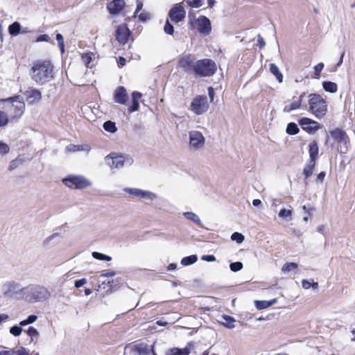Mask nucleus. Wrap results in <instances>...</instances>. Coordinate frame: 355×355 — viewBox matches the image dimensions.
<instances>
[{"label": "nucleus", "mask_w": 355, "mask_h": 355, "mask_svg": "<svg viewBox=\"0 0 355 355\" xmlns=\"http://www.w3.org/2000/svg\"><path fill=\"white\" fill-rule=\"evenodd\" d=\"M30 76L36 84L45 85L54 79L55 67L49 59L35 60L30 69Z\"/></svg>", "instance_id": "obj_1"}, {"label": "nucleus", "mask_w": 355, "mask_h": 355, "mask_svg": "<svg viewBox=\"0 0 355 355\" xmlns=\"http://www.w3.org/2000/svg\"><path fill=\"white\" fill-rule=\"evenodd\" d=\"M308 106V110L318 119L324 116L327 114V101L318 94L313 93L309 95Z\"/></svg>", "instance_id": "obj_2"}, {"label": "nucleus", "mask_w": 355, "mask_h": 355, "mask_svg": "<svg viewBox=\"0 0 355 355\" xmlns=\"http://www.w3.org/2000/svg\"><path fill=\"white\" fill-rule=\"evenodd\" d=\"M216 70L215 62L211 59L205 58L197 60L194 74L200 77H210L216 73Z\"/></svg>", "instance_id": "obj_3"}, {"label": "nucleus", "mask_w": 355, "mask_h": 355, "mask_svg": "<svg viewBox=\"0 0 355 355\" xmlns=\"http://www.w3.org/2000/svg\"><path fill=\"white\" fill-rule=\"evenodd\" d=\"M209 108V104L205 95L196 96L190 104L189 110L196 115L206 113Z\"/></svg>", "instance_id": "obj_4"}, {"label": "nucleus", "mask_w": 355, "mask_h": 355, "mask_svg": "<svg viewBox=\"0 0 355 355\" xmlns=\"http://www.w3.org/2000/svg\"><path fill=\"white\" fill-rule=\"evenodd\" d=\"M18 98L19 96H17L9 98L11 104L8 107V112L10 113L11 120H17L19 119L23 115L25 110L24 102L18 101Z\"/></svg>", "instance_id": "obj_5"}, {"label": "nucleus", "mask_w": 355, "mask_h": 355, "mask_svg": "<svg viewBox=\"0 0 355 355\" xmlns=\"http://www.w3.org/2000/svg\"><path fill=\"white\" fill-rule=\"evenodd\" d=\"M62 182L71 189H83L89 186V182L82 176L69 175L62 180Z\"/></svg>", "instance_id": "obj_6"}, {"label": "nucleus", "mask_w": 355, "mask_h": 355, "mask_svg": "<svg viewBox=\"0 0 355 355\" xmlns=\"http://www.w3.org/2000/svg\"><path fill=\"white\" fill-rule=\"evenodd\" d=\"M196 62L193 55H184L178 60V67L187 73L194 74Z\"/></svg>", "instance_id": "obj_7"}, {"label": "nucleus", "mask_w": 355, "mask_h": 355, "mask_svg": "<svg viewBox=\"0 0 355 355\" xmlns=\"http://www.w3.org/2000/svg\"><path fill=\"white\" fill-rule=\"evenodd\" d=\"M116 40L122 45L126 44L132 37V32L126 24H122L117 26L115 32Z\"/></svg>", "instance_id": "obj_8"}, {"label": "nucleus", "mask_w": 355, "mask_h": 355, "mask_svg": "<svg viewBox=\"0 0 355 355\" xmlns=\"http://www.w3.org/2000/svg\"><path fill=\"white\" fill-rule=\"evenodd\" d=\"M168 17L172 22L179 23L184 19L186 11L182 6V3L175 4L168 12Z\"/></svg>", "instance_id": "obj_9"}, {"label": "nucleus", "mask_w": 355, "mask_h": 355, "mask_svg": "<svg viewBox=\"0 0 355 355\" xmlns=\"http://www.w3.org/2000/svg\"><path fill=\"white\" fill-rule=\"evenodd\" d=\"M197 30L204 35H208L211 31V25L210 20L204 15H200L196 19Z\"/></svg>", "instance_id": "obj_10"}, {"label": "nucleus", "mask_w": 355, "mask_h": 355, "mask_svg": "<svg viewBox=\"0 0 355 355\" xmlns=\"http://www.w3.org/2000/svg\"><path fill=\"white\" fill-rule=\"evenodd\" d=\"M329 133L338 144L346 146L349 144V138L345 130L337 128L331 130Z\"/></svg>", "instance_id": "obj_11"}, {"label": "nucleus", "mask_w": 355, "mask_h": 355, "mask_svg": "<svg viewBox=\"0 0 355 355\" xmlns=\"http://www.w3.org/2000/svg\"><path fill=\"white\" fill-rule=\"evenodd\" d=\"M300 124L302 128L309 134L314 133L320 128L317 121L306 117L300 119Z\"/></svg>", "instance_id": "obj_12"}, {"label": "nucleus", "mask_w": 355, "mask_h": 355, "mask_svg": "<svg viewBox=\"0 0 355 355\" xmlns=\"http://www.w3.org/2000/svg\"><path fill=\"white\" fill-rule=\"evenodd\" d=\"M26 96V100L29 104H35L37 103L42 99V93L41 92L36 88H29L24 93Z\"/></svg>", "instance_id": "obj_13"}, {"label": "nucleus", "mask_w": 355, "mask_h": 355, "mask_svg": "<svg viewBox=\"0 0 355 355\" xmlns=\"http://www.w3.org/2000/svg\"><path fill=\"white\" fill-rule=\"evenodd\" d=\"M190 145L194 148H200L205 144V138L202 134L198 131H193L189 133Z\"/></svg>", "instance_id": "obj_14"}, {"label": "nucleus", "mask_w": 355, "mask_h": 355, "mask_svg": "<svg viewBox=\"0 0 355 355\" xmlns=\"http://www.w3.org/2000/svg\"><path fill=\"white\" fill-rule=\"evenodd\" d=\"M106 158L111 168H119L124 165L125 158L123 155L110 153Z\"/></svg>", "instance_id": "obj_15"}, {"label": "nucleus", "mask_w": 355, "mask_h": 355, "mask_svg": "<svg viewBox=\"0 0 355 355\" xmlns=\"http://www.w3.org/2000/svg\"><path fill=\"white\" fill-rule=\"evenodd\" d=\"M125 5L124 0H112L107 3V9L111 15H116L123 10Z\"/></svg>", "instance_id": "obj_16"}, {"label": "nucleus", "mask_w": 355, "mask_h": 355, "mask_svg": "<svg viewBox=\"0 0 355 355\" xmlns=\"http://www.w3.org/2000/svg\"><path fill=\"white\" fill-rule=\"evenodd\" d=\"M128 100V95L126 89L123 86H119L114 91V101L115 103L125 105Z\"/></svg>", "instance_id": "obj_17"}, {"label": "nucleus", "mask_w": 355, "mask_h": 355, "mask_svg": "<svg viewBox=\"0 0 355 355\" xmlns=\"http://www.w3.org/2000/svg\"><path fill=\"white\" fill-rule=\"evenodd\" d=\"M305 96V93L303 92L300 95L299 97L293 96L292 102L284 106L283 111L286 113H289L293 110H298L301 107L303 98Z\"/></svg>", "instance_id": "obj_18"}, {"label": "nucleus", "mask_w": 355, "mask_h": 355, "mask_svg": "<svg viewBox=\"0 0 355 355\" xmlns=\"http://www.w3.org/2000/svg\"><path fill=\"white\" fill-rule=\"evenodd\" d=\"M192 346V342H189L187 343V346L185 347L184 348H171L166 352V355H189L190 347Z\"/></svg>", "instance_id": "obj_19"}, {"label": "nucleus", "mask_w": 355, "mask_h": 355, "mask_svg": "<svg viewBox=\"0 0 355 355\" xmlns=\"http://www.w3.org/2000/svg\"><path fill=\"white\" fill-rule=\"evenodd\" d=\"M141 94L139 92H133L131 94L132 101L131 105L128 107V110L130 113L137 111L139 108V100L141 97Z\"/></svg>", "instance_id": "obj_20"}, {"label": "nucleus", "mask_w": 355, "mask_h": 355, "mask_svg": "<svg viewBox=\"0 0 355 355\" xmlns=\"http://www.w3.org/2000/svg\"><path fill=\"white\" fill-rule=\"evenodd\" d=\"M318 153L319 148L318 142L315 140H313L309 144V160L317 162Z\"/></svg>", "instance_id": "obj_21"}, {"label": "nucleus", "mask_w": 355, "mask_h": 355, "mask_svg": "<svg viewBox=\"0 0 355 355\" xmlns=\"http://www.w3.org/2000/svg\"><path fill=\"white\" fill-rule=\"evenodd\" d=\"M125 191L130 193V195L141 198H152V196H153V193L150 192L144 191L138 189L126 188L125 189Z\"/></svg>", "instance_id": "obj_22"}, {"label": "nucleus", "mask_w": 355, "mask_h": 355, "mask_svg": "<svg viewBox=\"0 0 355 355\" xmlns=\"http://www.w3.org/2000/svg\"><path fill=\"white\" fill-rule=\"evenodd\" d=\"M49 295V292L44 287H39L33 292V296L37 301L45 300Z\"/></svg>", "instance_id": "obj_23"}, {"label": "nucleus", "mask_w": 355, "mask_h": 355, "mask_svg": "<svg viewBox=\"0 0 355 355\" xmlns=\"http://www.w3.org/2000/svg\"><path fill=\"white\" fill-rule=\"evenodd\" d=\"M316 161L309 159L303 169V175H304L305 179H308L312 175L316 166Z\"/></svg>", "instance_id": "obj_24"}, {"label": "nucleus", "mask_w": 355, "mask_h": 355, "mask_svg": "<svg viewBox=\"0 0 355 355\" xmlns=\"http://www.w3.org/2000/svg\"><path fill=\"white\" fill-rule=\"evenodd\" d=\"M270 71L272 74H273L275 76L276 79L279 83H281L283 82V75L282 72L279 71L278 67L275 64L271 63L270 64Z\"/></svg>", "instance_id": "obj_25"}, {"label": "nucleus", "mask_w": 355, "mask_h": 355, "mask_svg": "<svg viewBox=\"0 0 355 355\" xmlns=\"http://www.w3.org/2000/svg\"><path fill=\"white\" fill-rule=\"evenodd\" d=\"M298 269V264L294 262H286L282 267L283 273H288L291 271H295Z\"/></svg>", "instance_id": "obj_26"}, {"label": "nucleus", "mask_w": 355, "mask_h": 355, "mask_svg": "<svg viewBox=\"0 0 355 355\" xmlns=\"http://www.w3.org/2000/svg\"><path fill=\"white\" fill-rule=\"evenodd\" d=\"M276 302L275 300H272L271 301H255V306L259 310H262L268 308L271 305H272Z\"/></svg>", "instance_id": "obj_27"}, {"label": "nucleus", "mask_w": 355, "mask_h": 355, "mask_svg": "<svg viewBox=\"0 0 355 355\" xmlns=\"http://www.w3.org/2000/svg\"><path fill=\"white\" fill-rule=\"evenodd\" d=\"M67 150L69 152H76L80 150H90V147L88 145H74L70 144L67 147Z\"/></svg>", "instance_id": "obj_28"}, {"label": "nucleus", "mask_w": 355, "mask_h": 355, "mask_svg": "<svg viewBox=\"0 0 355 355\" xmlns=\"http://www.w3.org/2000/svg\"><path fill=\"white\" fill-rule=\"evenodd\" d=\"M21 31V25L19 22L15 21L10 24L8 27L9 34L13 36H16L19 34Z\"/></svg>", "instance_id": "obj_29"}, {"label": "nucleus", "mask_w": 355, "mask_h": 355, "mask_svg": "<svg viewBox=\"0 0 355 355\" xmlns=\"http://www.w3.org/2000/svg\"><path fill=\"white\" fill-rule=\"evenodd\" d=\"M323 88L326 92H330V93H335L338 90V86L336 83L331 82V81H326L322 83Z\"/></svg>", "instance_id": "obj_30"}, {"label": "nucleus", "mask_w": 355, "mask_h": 355, "mask_svg": "<svg viewBox=\"0 0 355 355\" xmlns=\"http://www.w3.org/2000/svg\"><path fill=\"white\" fill-rule=\"evenodd\" d=\"M184 216L187 219H188L191 221H193V223H195L196 224H197L199 226H202L200 219L196 214H194L193 212L188 211V212H184Z\"/></svg>", "instance_id": "obj_31"}, {"label": "nucleus", "mask_w": 355, "mask_h": 355, "mask_svg": "<svg viewBox=\"0 0 355 355\" xmlns=\"http://www.w3.org/2000/svg\"><path fill=\"white\" fill-rule=\"evenodd\" d=\"M286 131L288 135H295L299 132L300 130L296 123L291 122L287 125Z\"/></svg>", "instance_id": "obj_32"}, {"label": "nucleus", "mask_w": 355, "mask_h": 355, "mask_svg": "<svg viewBox=\"0 0 355 355\" xmlns=\"http://www.w3.org/2000/svg\"><path fill=\"white\" fill-rule=\"evenodd\" d=\"M198 260V257L196 255L193 254L188 257H184L181 260V264L183 266H189L194 263H196Z\"/></svg>", "instance_id": "obj_33"}, {"label": "nucleus", "mask_w": 355, "mask_h": 355, "mask_svg": "<svg viewBox=\"0 0 355 355\" xmlns=\"http://www.w3.org/2000/svg\"><path fill=\"white\" fill-rule=\"evenodd\" d=\"M103 128L106 131H107L109 132H111V133H114V132H115L117 130V128L116 127L115 123H114V122H112L111 121H105L103 123Z\"/></svg>", "instance_id": "obj_34"}, {"label": "nucleus", "mask_w": 355, "mask_h": 355, "mask_svg": "<svg viewBox=\"0 0 355 355\" xmlns=\"http://www.w3.org/2000/svg\"><path fill=\"white\" fill-rule=\"evenodd\" d=\"M92 257L96 259L101 260V261H110L112 260L111 257L104 254H102V253H100V252H93Z\"/></svg>", "instance_id": "obj_35"}, {"label": "nucleus", "mask_w": 355, "mask_h": 355, "mask_svg": "<svg viewBox=\"0 0 355 355\" xmlns=\"http://www.w3.org/2000/svg\"><path fill=\"white\" fill-rule=\"evenodd\" d=\"M9 122V117L8 114L4 111L0 110V127H3L8 125Z\"/></svg>", "instance_id": "obj_36"}, {"label": "nucleus", "mask_w": 355, "mask_h": 355, "mask_svg": "<svg viewBox=\"0 0 355 355\" xmlns=\"http://www.w3.org/2000/svg\"><path fill=\"white\" fill-rule=\"evenodd\" d=\"M324 65L323 62H320L314 67V76L315 78H320L321 76V71H322Z\"/></svg>", "instance_id": "obj_37"}, {"label": "nucleus", "mask_w": 355, "mask_h": 355, "mask_svg": "<svg viewBox=\"0 0 355 355\" xmlns=\"http://www.w3.org/2000/svg\"><path fill=\"white\" fill-rule=\"evenodd\" d=\"M191 8H198L202 5V0H184Z\"/></svg>", "instance_id": "obj_38"}, {"label": "nucleus", "mask_w": 355, "mask_h": 355, "mask_svg": "<svg viewBox=\"0 0 355 355\" xmlns=\"http://www.w3.org/2000/svg\"><path fill=\"white\" fill-rule=\"evenodd\" d=\"M164 32L170 35H172L174 33L173 26L169 22V20L167 19L164 27Z\"/></svg>", "instance_id": "obj_39"}, {"label": "nucleus", "mask_w": 355, "mask_h": 355, "mask_svg": "<svg viewBox=\"0 0 355 355\" xmlns=\"http://www.w3.org/2000/svg\"><path fill=\"white\" fill-rule=\"evenodd\" d=\"M37 315H31L27 318V319L21 321L19 324L21 326H26L27 324H32L37 320Z\"/></svg>", "instance_id": "obj_40"}, {"label": "nucleus", "mask_w": 355, "mask_h": 355, "mask_svg": "<svg viewBox=\"0 0 355 355\" xmlns=\"http://www.w3.org/2000/svg\"><path fill=\"white\" fill-rule=\"evenodd\" d=\"M243 263L240 261L232 263L230 266V270L233 272H238L243 268Z\"/></svg>", "instance_id": "obj_41"}, {"label": "nucleus", "mask_w": 355, "mask_h": 355, "mask_svg": "<svg viewBox=\"0 0 355 355\" xmlns=\"http://www.w3.org/2000/svg\"><path fill=\"white\" fill-rule=\"evenodd\" d=\"M231 239L232 241H236L238 243H241L244 240V236L239 232H234L231 236Z\"/></svg>", "instance_id": "obj_42"}, {"label": "nucleus", "mask_w": 355, "mask_h": 355, "mask_svg": "<svg viewBox=\"0 0 355 355\" xmlns=\"http://www.w3.org/2000/svg\"><path fill=\"white\" fill-rule=\"evenodd\" d=\"M56 40L58 42V46L60 49L62 53L64 51V37L60 33H58L56 35Z\"/></svg>", "instance_id": "obj_43"}, {"label": "nucleus", "mask_w": 355, "mask_h": 355, "mask_svg": "<svg viewBox=\"0 0 355 355\" xmlns=\"http://www.w3.org/2000/svg\"><path fill=\"white\" fill-rule=\"evenodd\" d=\"M292 215V211L291 209H282L279 212V216L282 218L291 217Z\"/></svg>", "instance_id": "obj_44"}, {"label": "nucleus", "mask_w": 355, "mask_h": 355, "mask_svg": "<svg viewBox=\"0 0 355 355\" xmlns=\"http://www.w3.org/2000/svg\"><path fill=\"white\" fill-rule=\"evenodd\" d=\"M22 329L18 326H13L10 328V332L15 336H18L21 334Z\"/></svg>", "instance_id": "obj_45"}, {"label": "nucleus", "mask_w": 355, "mask_h": 355, "mask_svg": "<svg viewBox=\"0 0 355 355\" xmlns=\"http://www.w3.org/2000/svg\"><path fill=\"white\" fill-rule=\"evenodd\" d=\"M8 146L2 141H0V153L2 155L7 154L9 152Z\"/></svg>", "instance_id": "obj_46"}, {"label": "nucleus", "mask_w": 355, "mask_h": 355, "mask_svg": "<svg viewBox=\"0 0 355 355\" xmlns=\"http://www.w3.org/2000/svg\"><path fill=\"white\" fill-rule=\"evenodd\" d=\"M223 318L227 322H228V324H225L227 327L233 328L234 327V322L235 320L232 317L229 315H225Z\"/></svg>", "instance_id": "obj_47"}, {"label": "nucleus", "mask_w": 355, "mask_h": 355, "mask_svg": "<svg viewBox=\"0 0 355 355\" xmlns=\"http://www.w3.org/2000/svg\"><path fill=\"white\" fill-rule=\"evenodd\" d=\"M27 334L31 338L37 337L38 336V332L35 328L30 327L27 330Z\"/></svg>", "instance_id": "obj_48"}, {"label": "nucleus", "mask_w": 355, "mask_h": 355, "mask_svg": "<svg viewBox=\"0 0 355 355\" xmlns=\"http://www.w3.org/2000/svg\"><path fill=\"white\" fill-rule=\"evenodd\" d=\"M50 37L46 34L40 35L36 39L37 42H50Z\"/></svg>", "instance_id": "obj_49"}, {"label": "nucleus", "mask_w": 355, "mask_h": 355, "mask_svg": "<svg viewBox=\"0 0 355 355\" xmlns=\"http://www.w3.org/2000/svg\"><path fill=\"white\" fill-rule=\"evenodd\" d=\"M138 17L141 21H146L150 19V15L148 12H143L139 15Z\"/></svg>", "instance_id": "obj_50"}, {"label": "nucleus", "mask_w": 355, "mask_h": 355, "mask_svg": "<svg viewBox=\"0 0 355 355\" xmlns=\"http://www.w3.org/2000/svg\"><path fill=\"white\" fill-rule=\"evenodd\" d=\"M87 283V279L85 278H83L80 279H78L75 281L74 286L76 288H78L83 286H84Z\"/></svg>", "instance_id": "obj_51"}, {"label": "nucleus", "mask_w": 355, "mask_h": 355, "mask_svg": "<svg viewBox=\"0 0 355 355\" xmlns=\"http://www.w3.org/2000/svg\"><path fill=\"white\" fill-rule=\"evenodd\" d=\"M82 60L87 66L91 62L92 57L89 53H85L82 55Z\"/></svg>", "instance_id": "obj_52"}, {"label": "nucleus", "mask_w": 355, "mask_h": 355, "mask_svg": "<svg viewBox=\"0 0 355 355\" xmlns=\"http://www.w3.org/2000/svg\"><path fill=\"white\" fill-rule=\"evenodd\" d=\"M116 275V272L113 270H108V271H104L101 275V277H114Z\"/></svg>", "instance_id": "obj_53"}, {"label": "nucleus", "mask_w": 355, "mask_h": 355, "mask_svg": "<svg viewBox=\"0 0 355 355\" xmlns=\"http://www.w3.org/2000/svg\"><path fill=\"white\" fill-rule=\"evenodd\" d=\"M143 8V3L141 0L137 1V8L134 13V17H136V15L139 13V12Z\"/></svg>", "instance_id": "obj_54"}, {"label": "nucleus", "mask_w": 355, "mask_h": 355, "mask_svg": "<svg viewBox=\"0 0 355 355\" xmlns=\"http://www.w3.org/2000/svg\"><path fill=\"white\" fill-rule=\"evenodd\" d=\"M326 173L324 171H322L317 175L316 181L318 182L322 183L324 181V179L325 178Z\"/></svg>", "instance_id": "obj_55"}, {"label": "nucleus", "mask_w": 355, "mask_h": 355, "mask_svg": "<svg viewBox=\"0 0 355 355\" xmlns=\"http://www.w3.org/2000/svg\"><path fill=\"white\" fill-rule=\"evenodd\" d=\"M257 45L259 46V47L260 49L263 48L266 45V42H265L263 38L262 37H261L260 35L258 36Z\"/></svg>", "instance_id": "obj_56"}, {"label": "nucleus", "mask_w": 355, "mask_h": 355, "mask_svg": "<svg viewBox=\"0 0 355 355\" xmlns=\"http://www.w3.org/2000/svg\"><path fill=\"white\" fill-rule=\"evenodd\" d=\"M119 67H123L126 64V60L122 56H120L117 60Z\"/></svg>", "instance_id": "obj_57"}, {"label": "nucleus", "mask_w": 355, "mask_h": 355, "mask_svg": "<svg viewBox=\"0 0 355 355\" xmlns=\"http://www.w3.org/2000/svg\"><path fill=\"white\" fill-rule=\"evenodd\" d=\"M202 259L209 262H212L216 261V257L214 255H204L202 256Z\"/></svg>", "instance_id": "obj_58"}, {"label": "nucleus", "mask_w": 355, "mask_h": 355, "mask_svg": "<svg viewBox=\"0 0 355 355\" xmlns=\"http://www.w3.org/2000/svg\"><path fill=\"white\" fill-rule=\"evenodd\" d=\"M311 283L306 280V279H303L302 281V288H304V289H309L311 288Z\"/></svg>", "instance_id": "obj_59"}, {"label": "nucleus", "mask_w": 355, "mask_h": 355, "mask_svg": "<svg viewBox=\"0 0 355 355\" xmlns=\"http://www.w3.org/2000/svg\"><path fill=\"white\" fill-rule=\"evenodd\" d=\"M208 94H209V96L210 98V102H212L214 100V90L212 87H208Z\"/></svg>", "instance_id": "obj_60"}, {"label": "nucleus", "mask_w": 355, "mask_h": 355, "mask_svg": "<svg viewBox=\"0 0 355 355\" xmlns=\"http://www.w3.org/2000/svg\"><path fill=\"white\" fill-rule=\"evenodd\" d=\"M0 355H15V351L13 349L1 350L0 351Z\"/></svg>", "instance_id": "obj_61"}, {"label": "nucleus", "mask_w": 355, "mask_h": 355, "mask_svg": "<svg viewBox=\"0 0 355 355\" xmlns=\"http://www.w3.org/2000/svg\"><path fill=\"white\" fill-rule=\"evenodd\" d=\"M15 354L16 355H30L28 352L25 349H21L15 352Z\"/></svg>", "instance_id": "obj_62"}, {"label": "nucleus", "mask_w": 355, "mask_h": 355, "mask_svg": "<svg viewBox=\"0 0 355 355\" xmlns=\"http://www.w3.org/2000/svg\"><path fill=\"white\" fill-rule=\"evenodd\" d=\"M8 319V315L6 314L0 315V324L3 322L6 321Z\"/></svg>", "instance_id": "obj_63"}, {"label": "nucleus", "mask_w": 355, "mask_h": 355, "mask_svg": "<svg viewBox=\"0 0 355 355\" xmlns=\"http://www.w3.org/2000/svg\"><path fill=\"white\" fill-rule=\"evenodd\" d=\"M139 352L141 354H149L150 350H149L148 348L144 347V348H140V349H139Z\"/></svg>", "instance_id": "obj_64"}]
</instances>
